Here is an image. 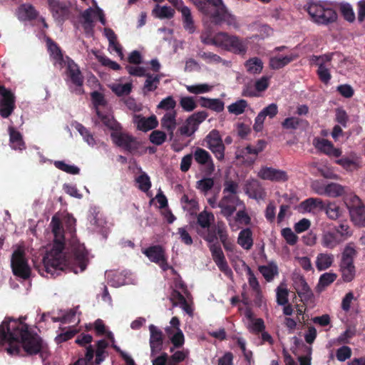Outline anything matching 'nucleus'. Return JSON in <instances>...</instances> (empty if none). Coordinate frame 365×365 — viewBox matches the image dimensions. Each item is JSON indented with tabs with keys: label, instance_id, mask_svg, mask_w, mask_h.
Listing matches in <instances>:
<instances>
[{
	"label": "nucleus",
	"instance_id": "1",
	"mask_svg": "<svg viewBox=\"0 0 365 365\" xmlns=\"http://www.w3.org/2000/svg\"><path fill=\"white\" fill-rule=\"evenodd\" d=\"M51 226L54 235L52 248L47 252L42 262L36 265L39 274L47 278H56L61 272L66 270L78 273L86 269L88 262V251L83 244L73 242L71 249V256L67 257L63 252L65 248V237L63 228L59 218L53 216Z\"/></svg>",
	"mask_w": 365,
	"mask_h": 365
},
{
	"label": "nucleus",
	"instance_id": "2",
	"mask_svg": "<svg viewBox=\"0 0 365 365\" xmlns=\"http://www.w3.org/2000/svg\"><path fill=\"white\" fill-rule=\"evenodd\" d=\"M0 343H7L9 353H18L21 343L24 351L29 355L42 354L45 345L42 339L29 329V326L20 319L6 317L0 324Z\"/></svg>",
	"mask_w": 365,
	"mask_h": 365
},
{
	"label": "nucleus",
	"instance_id": "3",
	"mask_svg": "<svg viewBox=\"0 0 365 365\" xmlns=\"http://www.w3.org/2000/svg\"><path fill=\"white\" fill-rule=\"evenodd\" d=\"M200 12L210 17L215 26L226 24L238 29L240 24L237 17L225 4L223 0H191Z\"/></svg>",
	"mask_w": 365,
	"mask_h": 365
},
{
	"label": "nucleus",
	"instance_id": "4",
	"mask_svg": "<svg viewBox=\"0 0 365 365\" xmlns=\"http://www.w3.org/2000/svg\"><path fill=\"white\" fill-rule=\"evenodd\" d=\"M239 185L237 182L230 179L224 182V196L220 200L217 206L220 208L221 215L225 217L231 225L232 216L237 210V207L243 205V202L237 196Z\"/></svg>",
	"mask_w": 365,
	"mask_h": 365
},
{
	"label": "nucleus",
	"instance_id": "5",
	"mask_svg": "<svg viewBox=\"0 0 365 365\" xmlns=\"http://www.w3.org/2000/svg\"><path fill=\"white\" fill-rule=\"evenodd\" d=\"M305 7L312 21L317 24L328 25L337 19L336 11L329 6L326 2L310 1Z\"/></svg>",
	"mask_w": 365,
	"mask_h": 365
},
{
	"label": "nucleus",
	"instance_id": "6",
	"mask_svg": "<svg viewBox=\"0 0 365 365\" xmlns=\"http://www.w3.org/2000/svg\"><path fill=\"white\" fill-rule=\"evenodd\" d=\"M356 255L357 251L354 243H348L341 253L339 262V271L341 274L342 279L346 282H351L355 277L356 267L354 261Z\"/></svg>",
	"mask_w": 365,
	"mask_h": 365
},
{
	"label": "nucleus",
	"instance_id": "7",
	"mask_svg": "<svg viewBox=\"0 0 365 365\" xmlns=\"http://www.w3.org/2000/svg\"><path fill=\"white\" fill-rule=\"evenodd\" d=\"M351 220L355 225L365 227V205L357 195H351L346 202Z\"/></svg>",
	"mask_w": 365,
	"mask_h": 365
},
{
	"label": "nucleus",
	"instance_id": "8",
	"mask_svg": "<svg viewBox=\"0 0 365 365\" xmlns=\"http://www.w3.org/2000/svg\"><path fill=\"white\" fill-rule=\"evenodd\" d=\"M11 266L14 275L24 279H27L30 277L31 269L23 250L17 249L13 252Z\"/></svg>",
	"mask_w": 365,
	"mask_h": 365
},
{
	"label": "nucleus",
	"instance_id": "9",
	"mask_svg": "<svg viewBox=\"0 0 365 365\" xmlns=\"http://www.w3.org/2000/svg\"><path fill=\"white\" fill-rule=\"evenodd\" d=\"M143 253L150 262L158 264L163 271L172 269V267L168 263L165 250L161 245H157L150 246L143 250Z\"/></svg>",
	"mask_w": 365,
	"mask_h": 365
},
{
	"label": "nucleus",
	"instance_id": "10",
	"mask_svg": "<svg viewBox=\"0 0 365 365\" xmlns=\"http://www.w3.org/2000/svg\"><path fill=\"white\" fill-rule=\"evenodd\" d=\"M46 1L48 9L56 22L63 24L69 19L70 6L66 2L60 0H46Z\"/></svg>",
	"mask_w": 365,
	"mask_h": 365
},
{
	"label": "nucleus",
	"instance_id": "11",
	"mask_svg": "<svg viewBox=\"0 0 365 365\" xmlns=\"http://www.w3.org/2000/svg\"><path fill=\"white\" fill-rule=\"evenodd\" d=\"M0 115L4 118H9L14 112L15 105V96L14 93L4 86H0Z\"/></svg>",
	"mask_w": 365,
	"mask_h": 365
},
{
	"label": "nucleus",
	"instance_id": "12",
	"mask_svg": "<svg viewBox=\"0 0 365 365\" xmlns=\"http://www.w3.org/2000/svg\"><path fill=\"white\" fill-rule=\"evenodd\" d=\"M110 137L117 146L123 148L129 153L135 152L139 148V143L136 138L129 134L120 131L112 132Z\"/></svg>",
	"mask_w": 365,
	"mask_h": 365
},
{
	"label": "nucleus",
	"instance_id": "13",
	"mask_svg": "<svg viewBox=\"0 0 365 365\" xmlns=\"http://www.w3.org/2000/svg\"><path fill=\"white\" fill-rule=\"evenodd\" d=\"M66 74L71 83L75 85L78 91V93H83L82 86L84 82V77L79 68V66L73 60L67 57Z\"/></svg>",
	"mask_w": 365,
	"mask_h": 365
},
{
	"label": "nucleus",
	"instance_id": "14",
	"mask_svg": "<svg viewBox=\"0 0 365 365\" xmlns=\"http://www.w3.org/2000/svg\"><path fill=\"white\" fill-rule=\"evenodd\" d=\"M209 249L211 252L212 259L219 269L226 276L231 277L232 275V271L225 259L220 245L218 242L211 244L209 245Z\"/></svg>",
	"mask_w": 365,
	"mask_h": 365
},
{
	"label": "nucleus",
	"instance_id": "15",
	"mask_svg": "<svg viewBox=\"0 0 365 365\" xmlns=\"http://www.w3.org/2000/svg\"><path fill=\"white\" fill-rule=\"evenodd\" d=\"M209 249L211 252L212 259L219 269L226 276L231 277L232 275V271L225 259L220 245L218 242L211 244L209 245Z\"/></svg>",
	"mask_w": 365,
	"mask_h": 365
},
{
	"label": "nucleus",
	"instance_id": "16",
	"mask_svg": "<svg viewBox=\"0 0 365 365\" xmlns=\"http://www.w3.org/2000/svg\"><path fill=\"white\" fill-rule=\"evenodd\" d=\"M331 60V57L329 55L324 56H312V61L313 63L318 66L317 73L319 80L327 84L331 78V76L329 68L326 66L327 63H329Z\"/></svg>",
	"mask_w": 365,
	"mask_h": 365
},
{
	"label": "nucleus",
	"instance_id": "17",
	"mask_svg": "<svg viewBox=\"0 0 365 365\" xmlns=\"http://www.w3.org/2000/svg\"><path fill=\"white\" fill-rule=\"evenodd\" d=\"M192 155L197 163L205 167L207 175H211L215 171V164L208 151L201 148H197Z\"/></svg>",
	"mask_w": 365,
	"mask_h": 365
},
{
	"label": "nucleus",
	"instance_id": "18",
	"mask_svg": "<svg viewBox=\"0 0 365 365\" xmlns=\"http://www.w3.org/2000/svg\"><path fill=\"white\" fill-rule=\"evenodd\" d=\"M258 177L262 180L274 182H285L288 180V175L285 171L267 166L260 169Z\"/></svg>",
	"mask_w": 365,
	"mask_h": 365
},
{
	"label": "nucleus",
	"instance_id": "19",
	"mask_svg": "<svg viewBox=\"0 0 365 365\" xmlns=\"http://www.w3.org/2000/svg\"><path fill=\"white\" fill-rule=\"evenodd\" d=\"M313 145L319 151L329 156L339 158L342 153L341 149L334 148L333 143L325 138H314Z\"/></svg>",
	"mask_w": 365,
	"mask_h": 365
},
{
	"label": "nucleus",
	"instance_id": "20",
	"mask_svg": "<svg viewBox=\"0 0 365 365\" xmlns=\"http://www.w3.org/2000/svg\"><path fill=\"white\" fill-rule=\"evenodd\" d=\"M175 8L182 14V21L184 29L190 34L195 33L196 26L190 9L183 5V2L175 6Z\"/></svg>",
	"mask_w": 365,
	"mask_h": 365
},
{
	"label": "nucleus",
	"instance_id": "21",
	"mask_svg": "<svg viewBox=\"0 0 365 365\" xmlns=\"http://www.w3.org/2000/svg\"><path fill=\"white\" fill-rule=\"evenodd\" d=\"M149 331L150 333V346L151 355L156 354L162 349L163 342V331L153 324L149 326Z\"/></svg>",
	"mask_w": 365,
	"mask_h": 365
},
{
	"label": "nucleus",
	"instance_id": "22",
	"mask_svg": "<svg viewBox=\"0 0 365 365\" xmlns=\"http://www.w3.org/2000/svg\"><path fill=\"white\" fill-rule=\"evenodd\" d=\"M239 309L243 313L245 317L251 322L248 328L252 333L258 334L265 329L264 320L261 318L254 319V314L250 307H246L245 309L240 307Z\"/></svg>",
	"mask_w": 365,
	"mask_h": 365
},
{
	"label": "nucleus",
	"instance_id": "23",
	"mask_svg": "<svg viewBox=\"0 0 365 365\" xmlns=\"http://www.w3.org/2000/svg\"><path fill=\"white\" fill-rule=\"evenodd\" d=\"M133 123L136 125L138 130L144 132L154 129L158 125L157 118L154 115L145 118L141 115L135 114L133 115Z\"/></svg>",
	"mask_w": 365,
	"mask_h": 365
},
{
	"label": "nucleus",
	"instance_id": "24",
	"mask_svg": "<svg viewBox=\"0 0 365 365\" xmlns=\"http://www.w3.org/2000/svg\"><path fill=\"white\" fill-rule=\"evenodd\" d=\"M245 192L253 199H263L265 192L260 182L255 179L247 180L245 185Z\"/></svg>",
	"mask_w": 365,
	"mask_h": 365
},
{
	"label": "nucleus",
	"instance_id": "25",
	"mask_svg": "<svg viewBox=\"0 0 365 365\" xmlns=\"http://www.w3.org/2000/svg\"><path fill=\"white\" fill-rule=\"evenodd\" d=\"M299 209L304 212H317L325 209V204L320 198L309 197L299 204Z\"/></svg>",
	"mask_w": 365,
	"mask_h": 365
},
{
	"label": "nucleus",
	"instance_id": "26",
	"mask_svg": "<svg viewBox=\"0 0 365 365\" xmlns=\"http://www.w3.org/2000/svg\"><path fill=\"white\" fill-rule=\"evenodd\" d=\"M339 236L332 228L325 230L322 235L321 244L324 247L332 250L342 242Z\"/></svg>",
	"mask_w": 365,
	"mask_h": 365
},
{
	"label": "nucleus",
	"instance_id": "27",
	"mask_svg": "<svg viewBox=\"0 0 365 365\" xmlns=\"http://www.w3.org/2000/svg\"><path fill=\"white\" fill-rule=\"evenodd\" d=\"M295 289L303 303L308 302L314 296L312 289L303 277H300L297 282H295Z\"/></svg>",
	"mask_w": 365,
	"mask_h": 365
},
{
	"label": "nucleus",
	"instance_id": "28",
	"mask_svg": "<svg viewBox=\"0 0 365 365\" xmlns=\"http://www.w3.org/2000/svg\"><path fill=\"white\" fill-rule=\"evenodd\" d=\"M176 115L177 113L175 110L168 111L160 120L161 127L168 132L170 138L173 137L174 130L176 128Z\"/></svg>",
	"mask_w": 365,
	"mask_h": 365
},
{
	"label": "nucleus",
	"instance_id": "29",
	"mask_svg": "<svg viewBox=\"0 0 365 365\" xmlns=\"http://www.w3.org/2000/svg\"><path fill=\"white\" fill-rule=\"evenodd\" d=\"M198 101L202 108H208L217 113L222 112L225 108L224 102L219 98H208L201 96Z\"/></svg>",
	"mask_w": 365,
	"mask_h": 365
},
{
	"label": "nucleus",
	"instance_id": "30",
	"mask_svg": "<svg viewBox=\"0 0 365 365\" xmlns=\"http://www.w3.org/2000/svg\"><path fill=\"white\" fill-rule=\"evenodd\" d=\"M297 58L298 55L294 53L285 56L272 57L269 60V66L274 70H278L288 65Z\"/></svg>",
	"mask_w": 365,
	"mask_h": 365
},
{
	"label": "nucleus",
	"instance_id": "31",
	"mask_svg": "<svg viewBox=\"0 0 365 365\" xmlns=\"http://www.w3.org/2000/svg\"><path fill=\"white\" fill-rule=\"evenodd\" d=\"M18 12L19 18L27 21L36 19L39 14V12L31 4H23L20 5Z\"/></svg>",
	"mask_w": 365,
	"mask_h": 365
},
{
	"label": "nucleus",
	"instance_id": "32",
	"mask_svg": "<svg viewBox=\"0 0 365 365\" xmlns=\"http://www.w3.org/2000/svg\"><path fill=\"white\" fill-rule=\"evenodd\" d=\"M96 115L101 122L113 132H118L121 130L120 124L112 115L104 114L100 110H97Z\"/></svg>",
	"mask_w": 365,
	"mask_h": 365
},
{
	"label": "nucleus",
	"instance_id": "33",
	"mask_svg": "<svg viewBox=\"0 0 365 365\" xmlns=\"http://www.w3.org/2000/svg\"><path fill=\"white\" fill-rule=\"evenodd\" d=\"M230 44L228 51H232L235 54H245L247 50V41L242 39L237 36H232Z\"/></svg>",
	"mask_w": 365,
	"mask_h": 365
},
{
	"label": "nucleus",
	"instance_id": "34",
	"mask_svg": "<svg viewBox=\"0 0 365 365\" xmlns=\"http://www.w3.org/2000/svg\"><path fill=\"white\" fill-rule=\"evenodd\" d=\"M237 243L245 250H249L253 245L252 232L250 228L241 230L237 238Z\"/></svg>",
	"mask_w": 365,
	"mask_h": 365
},
{
	"label": "nucleus",
	"instance_id": "35",
	"mask_svg": "<svg viewBox=\"0 0 365 365\" xmlns=\"http://www.w3.org/2000/svg\"><path fill=\"white\" fill-rule=\"evenodd\" d=\"M334 260V256L330 253H319L316 259V267L319 271L329 268Z\"/></svg>",
	"mask_w": 365,
	"mask_h": 365
},
{
	"label": "nucleus",
	"instance_id": "36",
	"mask_svg": "<svg viewBox=\"0 0 365 365\" xmlns=\"http://www.w3.org/2000/svg\"><path fill=\"white\" fill-rule=\"evenodd\" d=\"M11 147L14 150H22L26 148L22 135L13 128H9Z\"/></svg>",
	"mask_w": 365,
	"mask_h": 365
},
{
	"label": "nucleus",
	"instance_id": "37",
	"mask_svg": "<svg viewBox=\"0 0 365 365\" xmlns=\"http://www.w3.org/2000/svg\"><path fill=\"white\" fill-rule=\"evenodd\" d=\"M247 71L251 74H259L263 69V62L258 57L250 58L245 63Z\"/></svg>",
	"mask_w": 365,
	"mask_h": 365
},
{
	"label": "nucleus",
	"instance_id": "38",
	"mask_svg": "<svg viewBox=\"0 0 365 365\" xmlns=\"http://www.w3.org/2000/svg\"><path fill=\"white\" fill-rule=\"evenodd\" d=\"M258 269L267 282H271L274 276L278 274L277 266L273 262L259 266Z\"/></svg>",
	"mask_w": 365,
	"mask_h": 365
},
{
	"label": "nucleus",
	"instance_id": "39",
	"mask_svg": "<svg viewBox=\"0 0 365 365\" xmlns=\"http://www.w3.org/2000/svg\"><path fill=\"white\" fill-rule=\"evenodd\" d=\"M145 76L146 79L143 87L144 93H145L146 92H151L156 90L160 81V76L147 73Z\"/></svg>",
	"mask_w": 365,
	"mask_h": 365
},
{
	"label": "nucleus",
	"instance_id": "40",
	"mask_svg": "<svg viewBox=\"0 0 365 365\" xmlns=\"http://www.w3.org/2000/svg\"><path fill=\"white\" fill-rule=\"evenodd\" d=\"M153 13L160 19H170L174 16L175 12V9L170 6L156 5V7L153 10Z\"/></svg>",
	"mask_w": 365,
	"mask_h": 365
},
{
	"label": "nucleus",
	"instance_id": "41",
	"mask_svg": "<svg viewBox=\"0 0 365 365\" xmlns=\"http://www.w3.org/2000/svg\"><path fill=\"white\" fill-rule=\"evenodd\" d=\"M233 35H230L227 32H219L215 34V46L228 51L230 42Z\"/></svg>",
	"mask_w": 365,
	"mask_h": 365
},
{
	"label": "nucleus",
	"instance_id": "42",
	"mask_svg": "<svg viewBox=\"0 0 365 365\" xmlns=\"http://www.w3.org/2000/svg\"><path fill=\"white\" fill-rule=\"evenodd\" d=\"M214 215L206 210L200 212L197 217V222L202 228H209L211 226V222L214 221Z\"/></svg>",
	"mask_w": 365,
	"mask_h": 365
},
{
	"label": "nucleus",
	"instance_id": "43",
	"mask_svg": "<svg viewBox=\"0 0 365 365\" xmlns=\"http://www.w3.org/2000/svg\"><path fill=\"white\" fill-rule=\"evenodd\" d=\"M173 353L171 356H168V365H178L187 359L189 355L187 350H178Z\"/></svg>",
	"mask_w": 365,
	"mask_h": 365
},
{
	"label": "nucleus",
	"instance_id": "44",
	"mask_svg": "<svg viewBox=\"0 0 365 365\" xmlns=\"http://www.w3.org/2000/svg\"><path fill=\"white\" fill-rule=\"evenodd\" d=\"M248 106L247 101L240 99L227 106L229 113L239 115L243 113Z\"/></svg>",
	"mask_w": 365,
	"mask_h": 365
},
{
	"label": "nucleus",
	"instance_id": "45",
	"mask_svg": "<svg viewBox=\"0 0 365 365\" xmlns=\"http://www.w3.org/2000/svg\"><path fill=\"white\" fill-rule=\"evenodd\" d=\"M242 265L245 267L247 271L248 282L250 287L257 292V296L260 294V287L257 279L251 268L244 262L242 261Z\"/></svg>",
	"mask_w": 365,
	"mask_h": 365
},
{
	"label": "nucleus",
	"instance_id": "46",
	"mask_svg": "<svg viewBox=\"0 0 365 365\" xmlns=\"http://www.w3.org/2000/svg\"><path fill=\"white\" fill-rule=\"evenodd\" d=\"M327 196L336 197L344 193V188L339 184L331 182L326 185Z\"/></svg>",
	"mask_w": 365,
	"mask_h": 365
},
{
	"label": "nucleus",
	"instance_id": "47",
	"mask_svg": "<svg viewBox=\"0 0 365 365\" xmlns=\"http://www.w3.org/2000/svg\"><path fill=\"white\" fill-rule=\"evenodd\" d=\"M197 56L204 60L207 63H219L222 61V58L220 56L210 51L207 52L199 50Z\"/></svg>",
	"mask_w": 365,
	"mask_h": 365
},
{
	"label": "nucleus",
	"instance_id": "48",
	"mask_svg": "<svg viewBox=\"0 0 365 365\" xmlns=\"http://www.w3.org/2000/svg\"><path fill=\"white\" fill-rule=\"evenodd\" d=\"M208 116L206 111L202 110L195 112L187 118L190 125H192L195 128H198L199 125L202 123Z\"/></svg>",
	"mask_w": 365,
	"mask_h": 365
},
{
	"label": "nucleus",
	"instance_id": "49",
	"mask_svg": "<svg viewBox=\"0 0 365 365\" xmlns=\"http://www.w3.org/2000/svg\"><path fill=\"white\" fill-rule=\"evenodd\" d=\"M108 346V343L105 339H101L96 343V364H100L104 359L105 349Z\"/></svg>",
	"mask_w": 365,
	"mask_h": 365
},
{
	"label": "nucleus",
	"instance_id": "50",
	"mask_svg": "<svg viewBox=\"0 0 365 365\" xmlns=\"http://www.w3.org/2000/svg\"><path fill=\"white\" fill-rule=\"evenodd\" d=\"M332 229L339 235V237L341 240V242L352 235L350 227L346 223H341L339 226H334Z\"/></svg>",
	"mask_w": 365,
	"mask_h": 365
},
{
	"label": "nucleus",
	"instance_id": "51",
	"mask_svg": "<svg viewBox=\"0 0 365 365\" xmlns=\"http://www.w3.org/2000/svg\"><path fill=\"white\" fill-rule=\"evenodd\" d=\"M104 35L106 36L109 41V45L113 46V49L118 52L121 53L120 46L117 42V36L113 29L110 28L104 29Z\"/></svg>",
	"mask_w": 365,
	"mask_h": 365
},
{
	"label": "nucleus",
	"instance_id": "52",
	"mask_svg": "<svg viewBox=\"0 0 365 365\" xmlns=\"http://www.w3.org/2000/svg\"><path fill=\"white\" fill-rule=\"evenodd\" d=\"M214 186V180L211 178H205L197 181L196 188L201 192L207 194Z\"/></svg>",
	"mask_w": 365,
	"mask_h": 365
},
{
	"label": "nucleus",
	"instance_id": "53",
	"mask_svg": "<svg viewBox=\"0 0 365 365\" xmlns=\"http://www.w3.org/2000/svg\"><path fill=\"white\" fill-rule=\"evenodd\" d=\"M324 210L326 212L327 217L333 220H337L341 215L339 206L335 203H329L327 206L325 205Z\"/></svg>",
	"mask_w": 365,
	"mask_h": 365
},
{
	"label": "nucleus",
	"instance_id": "54",
	"mask_svg": "<svg viewBox=\"0 0 365 365\" xmlns=\"http://www.w3.org/2000/svg\"><path fill=\"white\" fill-rule=\"evenodd\" d=\"M54 165L56 168L72 175H77L80 173V169L75 165L66 164L64 161L56 160L54 162Z\"/></svg>",
	"mask_w": 365,
	"mask_h": 365
},
{
	"label": "nucleus",
	"instance_id": "55",
	"mask_svg": "<svg viewBox=\"0 0 365 365\" xmlns=\"http://www.w3.org/2000/svg\"><path fill=\"white\" fill-rule=\"evenodd\" d=\"M281 235L286 242L291 246L295 245L297 243L298 236L289 227L283 228L281 230Z\"/></svg>",
	"mask_w": 365,
	"mask_h": 365
},
{
	"label": "nucleus",
	"instance_id": "56",
	"mask_svg": "<svg viewBox=\"0 0 365 365\" xmlns=\"http://www.w3.org/2000/svg\"><path fill=\"white\" fill-rule=\"evenodd\" d=\"M186 88L187 91L193 94H201L208 93L212 91V86L206 83L187 86Z\"/></svg>",
	"mask_w": 365,
	"mask_h": 365
},
{
	"label": "nucleus",
	"instance_id": "57",
	"mask_svg": "<svg viewBox=\"0 0 365 365\" xmlns=\"http://www.w3.org/2000/svg\"><path fill=\"white\" fill-rule=\"evenodd\" d=\"M205 141L207 143V148L223 142L220 132L216 129H214L209 133L205 138Z\"/></svg>",
	"mask_w": 365,
	"mask_h": 365
},
{
	"label": "nucleus",
	"instance_id": "58",
	"mask_svg": "<svg viewBox=\"0 0 365 365\" xmlns=\"http://www.w3.org/2000/svg\"><path fill=\"white\" fill-rule=\"evenodd\" d=\"M303 122V120L297 117H288L282 123V126L284 129L296 130Z\"/></svg>",
	"mask_w": 365,
	"mask_h": 365
},
{
	"label": "nucleus",
	"instance_id": "59",
	"mask_svg": "<svg viewBox=\"0 0 365 365\" xmlns=\"http://www.w3.org/2000/svg\"><path fill=\"white\" fill-rule=\"evenodd\" d=\"M91 97L96 110V113H97V110H99V106H106V101L105 99L104 95L102 93L95 91L91 93Z\"/></svg>",
	"mask_w": 365,
	"mask_h": 365
},
{
	"label": "nucleus",
	"instance_id": "60",
	"mask_svg": "<svg viewBox=\"0 0 365 365\" xmlns=\"http://www.w3.org/2000/svg\"><path fill=\"white\" fill-rule=\"evenodd\" d=\"M131 90L132 85L129 83H126L125 84H117L112 87L113 92L118 96L128 95L131 92Z\"/></svg>",
	"mask_w": 365,
	"mask_h": 365
},
{
	"label": "nucleus",
	"instance_id": "61",
	"mask_svg": "<svg viewBox=\"0 0 365 365\" xmlns=\"http://www.w3.org/2000/svg\"><path fill=\"white\" fill-rule=\"evenodd\" d=\"M335 163L349 171H352L357 168V163L356 161L347 157H343L338 159Z\"/></svg>",
	"mask_w": 365,
	"mask_h": 365
},
{
	"label": "nucleus",
	"instance_id": "62",
	"mask_svg": "<svg viewBox=\"0 0 365 365\" xmlns=\"http://www.w3.org/2000/svg\"><path fill=\"white\" fill-rule=\"evenodd\" d=\"M166 134L165 132L155 130L150 135V140L156 145H162L166 140Z\"/></svg>",
	"mask_w": 365,
	"mask_h": 365
},
{
	"label": "nucleus",
	"instance_id": "63",
	"mask_svg": "<svg viewBox=\"0 0 365 365\" xmlns=\"http://www.w3.org/2000/svg\"><path fill=\"white\" fill-rule=\"evenodd\" d=\"M173 347L170 349V352H173L175 348L178 349L182 346L185 342L184 335L181 330L177 331L170 339Z\"/></svg>",
	"mask_w": 365,
	"mask_h": 365
},
{
	"label": "nucleus",
	"instance_id": "64",
	"mask_svg": "<svg viewBox=\"0 0 365 365\" xmlns=\"http://www.w3.org/2000/svg\"><path fill=\"white\" fill-rule=\"evenodd\" d=\"M180 104L182 109L187 112L192 111L197 107L194 98L190 96L181 98L180 101Z\"/></svg>",
	"mask_w": 365,
	"mask_h": 365
}]
</instances>
